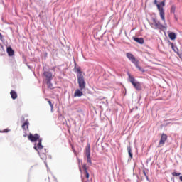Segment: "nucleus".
Segmentation results:
<instances>
[{"mask_svg":"<svg viewBox=\"0 0 182 182\" xmlns=\"http://www.w3.org/2000/svg\"><path fill=\"white\" fill-rule=\"evenodd\" d=\"M34 149L38 151H41V150H42V149H43V146H42V138L41 139H39L38 140V143L37 144V146H34Z\"/></svg>","mask_w":182,"mask_h":182,"instance_id":"7","label":"nucleus"},{"mask_svg":"<svg viewBox=\"0 0 182 182\" xmlns=\"http://www.w3.org/2000/svg\"><path fill=\"white\" fill-rule=\"evenodd\" d=\"M154 4L156 5V6L159 5V4H157V0H154Z\"/></svg>","mask_w":182,"mask_h":182,"instance_id":"26","label":"nucleus"},{"mask_svg":"<svg viewBox=\"0 0 182 182\" xmlns=\"http://www.w3.org/2000/svg\"><path fill=\"white\" fill-rule=\"evenodd\" d=\"M127 150H128V153H129V156L130 159H133V154L132 153V148L128 147Z\"/></svg>","mask_w":182,"mask_h":182,"instance_id":"18","label":"nucleus"},{"mask_svg":"<svg viewBox=\"0 0 182 182\" xmlns=\"http://www.w3.org/2000/svg\"><path fill=\"white\" fill-rule=\"evenodd\" d=\"M80 90H79V89H77L74 93V96L75 97H80L81 96H83V92Z\"/></svg>","mask_w":182,"mask_h":182,"instance_id":"9","label":"nucleus"},{"mask_svg":"<svg viewBox=\"0 0 182 182\" xmlns=\"http://www.w3.org/2000/svg\"><path fill=\"white\" fill-rule=\"evenodd\" d=\"M168 37L171 41H174L177 38V35H176V33L171 32L168 33Z\"/></svg>","mask_w":182,"mask_h":182,"instance_id":"12","label":"nucleus"},{"mask_svg":"<svg viewBox=\"0 0 182 182\" xmlns=\"http://www.w3.org/2000/svg\"><path fill=\"white\" fill-rule=\"evenodd\" d=\"M171 46L172 49L174 50V44L173 43H171Z\"/></svg>","mask_w":182,"mask_h":182,"instance_id":"25","label":"nucleus"},{"mask_svg":"<svg viewBox=\"0 0 182 182\" xmlns=\"http://www.w3.org/2000/svg\"><path fill=\"white\" fill-rule=\"evenodd\" d=\"M8 132H9L8 129H4V133H8Z\"/></svg>","mask_w":182,"mask_h":182,"instance_id":"27","label":"nucleus"},{"mask_svg":"<svg viewBox=\"0 0 182 182\" xmlns=\"http://www.w3.org/2000/svg\"><path fill=\"white\" fill-rule=\"evenodd\" d=\"M0 39L2 41V34L0 33Z\"/></svg>","mask_w":182,"mask_h":182,"instance_id":"28","label":"nucleus"},{"mask_svg":"<svg viewBox=\"0 0 182 182\" xmlns=\"http://www.w3.org/2000/svg\"><path fill=\"white\" fill-rule=\"evenodd\" d=\"M80 171H82V168L80 167Z\"/></svg>","mask_w":182,"mask_h":182,"instance_id":"29","label":"nucleus"},{"mask_svg":"<svg viewBox=\"0 0 182 182\" xmlns=\"http://www.w3.org/2000/svg\"><path fill=\"white\" fill-rule=\"evenodd\" d=\"M75 72H77V83L79 85V88L80 90H83V89H86V82H85V77L83 74H82V70L80 68H75Z\"/></svg>","mask_w":182,"mask_h":182,"instance_id":"1","label":"nucleus"},{"mask_svg":"<svg viewBox=\"0 0 182 182\" xmlns=\"http://www.w3.org/2000/svg\"><path fill=\"white\" fill-rule=\"evenodd\" d=\"M41 136H39V134H29L28 136V140H30V141H31L32 143H35V141H36V140H39Z\"/></svg>","mask_w":182,"mask_h":182,"instance_id":"5","label":"nucleus"},{"mask_svg":"<svg viewBox=\"0 0 182 182\" xmlns=\"http://www.w3.org/2000/svg\"><path fill=\"white\" fill-rule=\"evenodd\" d=\"M172 176L173 177H178V176H181V173L173 172Z\"/></svg>","mask_w":182,"mask_h":182,"instance_id":"22","label":"nucleus"},{"mask_svg":"<svg viewBox=\"0 0 182 182\" xmlns=\"http://www.w3.org/2000/svg\"><path fill=\"white\" fill-rule=\"evenodd\" d=\"M85 154L86 156L90 155V143L87 142L85 148Z\"/></svg>","mask_w":182,"mask_h":182,"instance_id":"10","label":"nucleus"},{"mask_svg":"<svg viewBox=\"0 0 182 182\" xmlns=\"http://www.w3.org/2000/svg\"><path fill=\"white\" fill-rule=\"evenodd\" d=\"M134 39L135 42L140 43V45H143V43H144V39H143V38H134Z\"/></svg>","mask_w":182,"mask_h":182,"instance_id":"14","label":"nucleus"},{"mask_svg":"<svg viewBox=\"0 0 182 182\" xmlns=\"http://www.w3.org/2000/svg\"><path fill=\"white\" fill-rule=\"evenodd\" d=\"M126 56L129 58V60H131L132 63H134V65H135L136 68L139 69V70H141V68L139 66V61L137 60V59H136V57H134L133 54L130 53H127Z\"/></svg>","mask_w":182,"mask_h":182,"instance_id":"4","label":"nucleus"},{"mask_svg":"<svg viewBox=\"0 0 182 182\" xmlns=\"http://www.w3.org/2000/svg\"><path fill=\"white\" fill-rule=\"evenodd\" d=\"M48 103L51 107V112H53V104H52V102L50 100L48 101Z\"/></svg>","mask_w":182,"mask_h":182,"instance_id":"23","label":"nucleus"},{"mask_svg":"<svg viewBox=\"0 0 182 182\" xmlns=\"http://www.w3.org/2000/svg\"><path fill=\"white\" fill-rule=\"evenodd\" d=\"M82 168L84 170V173L85 174L86 178L89 179L90 175H89V172H87V168L86 167V164H84L82 166Z\"/></svg>","mask_w":182,"mask_h":182,"instance_id":"13","label":"nucleus"},{"mask_svg":"<svg viewBox=\"0 0 182 182\" xmlns=\"http://www.w3.org/2000/svg\"><path fill=\"white\" fill-rule=\"evenodd\" d=\"M86 156H87V163H90V164H92V159L90 158V155H86Z\"/></svg>","mask_w":182,"mask_h":182,"instance_id":"21","label":"nucleus"},{"mask_svg":"<svg viewBox=\"0 0 182 182\" xmlns=\"http://www.w3.org/2000/svg\"><path fill=\"white\" fill-rule=\"evenodd\" d=\"M10 95L11 96V98L15 100V99H16L18 97V94L16 93V92H15L14 90H11L10 92Z\"/></svg>","mask_w":182,"mask_h":182,"instance_id":"15","label":"nucleus"},{"mask_svg":"<svg viewBox=\"0 0 182 182\" xmlns=\"http://www.w3.org/2000/svg\"><path fill=\"white\" fill-rule=\"evenodd\" d=\"M47 86L48 89H53V84L50 81H47Z\"/></svg>","mask_w":182,"mask_h":182,"instance_id":"17","label":"nucleus"},{"mask_svg":"<svg viewBox=\"0 0 182 182\" xmlns=\"http://www.w3.org/2000/svg\"><path fill=\"white\" fill-rule=\"evenodd\" d=\"M43 76L46 78L47 82L51 81L53 77H52V73L49 71H45L43 73Z\"/></svg>","mask_w":182,"mask_h":182,"instance_id":"8","label":"nucleus"},{"mask_svg":"<svg viewBox=\"0 0 182 182\" xmlns=\"http://www.w3.org/2000/svg\"><path fill=\"white\" fill-rule=\"evenodd\" d=\"M171 14H176V6H174V5L171 6Z\"/></svg>","mask_w":182,"mask_h":182,"instance_id":"20","label":"nucleus"},{"mask_svg":"<svg viewBox=\"0 0 182 182\" xmlns=\"http://www.w3.org/2000/svg\"><path fill=\"white\" fill-rule=\"evenodd\" d=\"M154 24L155 28H160V22L156 20H154Z\"/></svg>","mask_w":182,"mask_h":182,"instance_id":"19","label":"nucleus"},{"mask_svg":"<svg viewBox=\"0 0 182 182\" xmlns=\"http://www.w3.org/2000/svg\"><path fill=\"white\" fill-rule=\"evenodd\" d=\"M143 173L145 176L146 180H149V176H147V174H146V171H143Z\"/></svg>","mask_w":182,"mask_h":182,"instance_id":"24","label":"nucleus"},{"mask_svg":"<svg viewBox=\"0 0 182 182\" xmlns=\"http://www.w3.org/2000/svg\"><path fill=\"white\" fill-rule=\"evenodd\" d=\"M156 6L161 18L164 22H166L164 9L163 8L164 6H166V0H164L159 4H156Z\"/></svg>","mask_w":182,"mask_h":182,"instance_id":"2","label":"nucleus"},{"mask_svg":"<svg viewBox=\"0 0 182 182\" xmlns=\"http://www.w3.org/2000/svg\"><path fill=\"white\" fill-rule=\"evenodd\" d=\"M127 75H128L129 80L130 83H132V85L134 86V87L137 90H141V84H140L139 82H136L134 77L130 75V73H128Z\"/></svg>","mask_w":182,"mask_h":182,"instance_id":"3","label":"nucleus"},{"mask_svg":"<svg viewBox=\"0 0 182 182\" xmlns=\"http://www.w3.org/2000/svg\"><path fill=\"white\" fill-rule=\"evenodd\" d=\"M167 134H162L161 139L159 140V147H163V146H164V144H166V141H167Z\"/></svg>","mask_w":182,"mask_h":182,"instance_id":"6","label":"nucleus"},{"mask_svg":"<svg viewBox=\"0 0 182 182\" xmlns=\"http://www.w3.org/2000/svg\"><path fill=\"white\" fill-rule=\"evenodd\" d=\"M29 126V122L28 120H26L23 124H22V129H23V130H26V129L28 128Z\"/></svg>","mask_w":182,"mask_h":182,"instance_id":"16","label":"nucleus"},{"mask_svg":"<svg viewBox=\"0 0 182 182\" xmlns=\"http://www.w3.org/2000/svg\"><path fill=\"white\" fill-rule=\"evenodd\" d=\"M7 53H8L9 56H14V55H15V52L11 47L7 48Z\"/></svg>","mask_w":182,"mask_h":182,"instance_id":"11","label":"nucleus"}]
</instances>
